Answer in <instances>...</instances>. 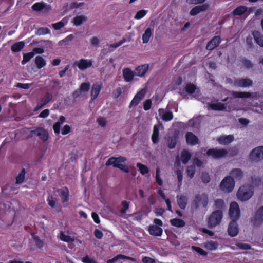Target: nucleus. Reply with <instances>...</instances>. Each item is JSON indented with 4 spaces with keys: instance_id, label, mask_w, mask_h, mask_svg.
Returning <instances> with one entry per match:
<instances>
[{
    "instance_id": "obj_1",
    "label": "nucleus",
    "mask_w": 263,
    "mask_h": 263,
    "mask_svg": "<svg viewBox=\"0 0 263 263\" xmlns=\"http://www.w3.org/2000/svg\"><path fill=\"white\" fill-rule=\"evenodd\" d=\"M254 186L251 183H246L240 186L237 193V199L244 202L249 200L254 195Z\"/></svg>"
},
{
    "instance_id": "obj_2",
    "label": "nucleus",
    "mask_w": 263,
    "mask_h": 263,
    "mask_svg": "<svg viewBox=\"0 0 263 263\" xmlns=\"http://www.w3.org/2000/svg\"><path fill=\"white\" fill-rule=\"evenodd\" d=\"M126 158L124 157L120 156L118 157H111L106 162V165L107 166L113 165L115 167H117L121 170L123 171L125 173L129 172V168L127 165L122 164V163L126 162Z\"/></svg>"
},
{
    "instance_id": "obj_3",
    "label": "nucleus",
    "mask_w": 263,
    "mask_h": 263,
    "mask_svg": "<svg viewBox=\"0 0 263 263\" xmlns=\"http://www.w3.org/2000/svg\"><path fill=\"white\" fill-rule=\"evenodd\" d=\"M223 217L222 212L220 210L213 212L208 218V224L209 227L214 228L220 224Z\"/></svg>"
},
{
    "instance_id": "obj_4",
    "label": "nucleus",
    "mask_w": 263,
    "mask_h": 263,
    "mask_svg": "<svg viewBox=\"0 0 263 263\" xmlns=\"http://www.w3.org/2000/svg\"><path fill=\"white\" fill-rule=\"evenodd\" d=\"M252 162L258 163L263 160V146H259L253 148L249 156Z\"/></svg>"
},
{
    "instance_id": "obj_5",
    "label": "nucleus",
    "mask_w": 263,
    "mask_h": 263,
    "mask_svg": "<svg viewBox=\"0 0 263 263\" xmlns=\"http://www.w3.org/2000/svg\"><path fill=\"white\" fill-rule=\"evenodd\" d=\"M235 181L234 179L230 176H226L221 182L220 189L226 193L231 192L235 187Z\"/></svg>"
},
{
    "instance_id": "obj_6",
    "label": "nucleus",
    "mask_w": 263,
    "mask_h": 263,
    "mask_svg": "<svg viewBox=\"0 0 263 263\" xmlns=\"http://www.w3.org/2000/svg\"><path fill=\"white\" fill-rule=\"evenodd\" d=\"M208 203V197L205 194L197 196L192 203V207L194 209L205 208Z\"/></svg>"
},
{
    "instance_id": "obj_7",
    "label": "nucleus",
    "mask_w": 263,
    "mask_h": 263,
    "mask_svg": "<svg viewBox=\"0 0 263 263\" xmlns=\"http://www.w3.org/2000/svg\"><path fill=\"white\" fill-rule=\"evenodd\" d=\"M34 134L39 137V139L43 142H46L49 138V133L47 130L43 127H37L34 130L30 131V136Z\"/></svg>"
},
{
    "instance_id": "obj_8",
    "label": "nucleus",
    "mask_w": 263,
    "mask_h": 263,
    "mask_svg": "<svg viewBox=\"0 0 263 263\" xmlns=\"http://www.w3.org/2000/svg\"><path fill=\"white\" fill-rule=\"evenodd\" d=\"M229 214L232 220H237L239 218L240 211L239 205L236 202L234 201L231 203Z\"/></svg>"
},
{
    "instance_id": "obj_9",
    "label": "nucleus",
    "mask_w": 263,
    "mask_h": 263,
    "mask_svg": "<svg viewBox=\"0 0 263 263\" xmlns=\"http://www.w3.org/2000/svg\"><path fill=\"white\" fill-rule=\"evenodd\" d=\"M146 92V88H143L138 91L130 102L129 105V108L137 106L143 99Z\"/></svg>"
},
{
    "instance_id": "obj_10",
    "label": "nucleus",
    "mask_w": 263,
    "mask_h": 263,
    "mask_svg": "<svg viewBox=\"0 0 263 263\" xmlns=\"http://www.w3.org/2000/svg\"><path fill=\"white\" fill-rule=\"evenodd\" d=\"M207 155L214 158H221L227 156L228 152L224 149H210L207 152Z\"/></svg>"
},
{
    "instance_id": "obj_11",
    "label": "nucleus",
    "mask_w": 263,
    "mask_h": 263,
    "mask_svg": "<svg viewBox=\"0 0 263 263\" xmlns=\"http://www.w3.org/2000/svg\"><path fill=\"white\" fill-rule=\"evenodd\" d=\"M93 61L92 59H81L76 63L81 70H85L92 67Z\"/></svg>"
},
{
    "instance_id": "obj_12",
    "label": "nucleus",
    "mask_w": 263,
    "mask_h": 263,
    "mask_svg": "<svg viewBox=\"0 0 263 263\" xmlns=\"http://www.w3.org/2000/svg\"><path fill=\"white\" fill-rule=\"evenodd\" d=\"M232 95L234 98H252L257 100L259 98V94L258 92H232Z\"/></svg>"
},
{
    "instance_id": "obj_13",
    "label": "nucleus",
    "mask_w": 263,
    "mask_h": 263,
    "mask_svg": "<svg viewBox=\"0 0 263 263\" xmlns=\"http://www.w3.org/2000/svg\"><path fill=\"white\" fill-rule=\"evenodd\" d=\"M191 157L190 153L188 151L184 149L181 152L180 155L177 156L176 163L177 164H179L181 161L183 164H186L190 160Z\"/></svg>"
},
{
    "instance_id": "obj_14",
    "label": "nucleus",
    "mask_w": 263,
    "mask_h": 263,
    "mask_svg": "<svg viewBox=\"0 0 263 263\" xmlns=\"http://www.w3.org/2000/svg\"><path fill=\"white\" fill-rule=\"evenodd\" d=\"M239 229L236 220H232L228 228V233L231 237H235L238 234Z\"/></svg>"
},
{
    "instance_id": "obj_15",
    "label": "nucleus",
    "mask_w": 263,
    "mask_h": 263,
    "mask_svg": "<svg viewBox=\"0 0 263 263\" xmlns=\"http://www.w3.org/2000/svg\"><path fill=\"white\" fill-rule=\"evenodd\" d=\"M57 192L64 203V206H66L69 200V193L68 189L67 188L60 189L57 190Z\"/></svg>"
},
{
    "instance_id": "obj_16",
    "label": "nucleus",
    "mask_w": 263,
    "mask_h": 263,
    "mask_svg": "<svg viewBox=\"0 0 263 263\" xmlns=\"http://www.w3.org/2000/svg\"><path fill=\"white\" fill-rule=\"evenodd\" d=\"M252 81L249 79H240L236 80L234 83L236 87H248L252 85Z\"/></svg>"
},
{
    "instance_id": "obj_17",
    "label": "nucleus",
    "mask_w": 263,
    "mask_h": 263,
    "mask_svg": "<svg viewBox=\"0 0 263 263\" xmlns=\"http://www.w3.org/2000/svg\"><path fill=\"white\" fill-rule=\"evenodd\" d=\"M263 222V206L260 207L256 211L254 217V223L258 226Z\"/></svg>"
},
{
    "instance_id": "obj_18",
    "label": "nucleus",
    "mask_w": 263,
    "mask_h": 263,
    "mask_svg": "<svg viewBox=\"0 0 263 263\" xmlns=\"http://www.w3.org/2000/svg\"><path fill=\"white\" fill-rule=\"evenodd\" d=\"M135 76V71L128 68H124L123 70V77L126 82H131Z\"/></svg>"
},
{
    "instance_id": "obj_19",
    "label": "nucleus",
    "mask_w": 263,
    "mask_h": 263,
    "mask_svg": "<svg viewBox=\"0 0 263 263\" xmlns=\"http://www.w3.org/2000/svg\"><path fill=\"white\" fill-rule=\"evenodd\" d=\"M234 136L232 135H222L217 138V141L220 144L227 145L234 140Z\"/></svg>"
},
{
    "instance_id": "obj_20",
    "label": "nucleus",
    "mask_w": 263,
    "mask_h": 263,
    "mask_svg": "<svg viewBox=\"0 0 263 263\" xmlns=\"http://www.w3.org/2000/svg\"><path fill=\"white\" fill-rule=\"evenodd\" d=\"M149 234L154 236H161L163 233L162 229L156 225H151L148 228Z\"/></svg>"
},
{
    "instance_id": "obj_21",
    "label": "nucleus",
    "mask_w": 263,
    "mask_h": 263,
    "mask_svg": "<svg viewBox=\"0 0 263 263\" xmlns=\"http://www.w3.org/2000/svg\"><path fill=\"white\" fill-rule=\"evenodd\" d=\"M90 83H83L81 84L80 89L76 90L73 92V96L74 97L79 96L82 93L87 92L90 88Z\"/></svg>"
},
{
    "instance_id": "obj_22",
    "label": "nucleus",
    "mask_w": 263,
    "mask_h": 263,
    "mask_svg": "<svg viewBox=\"0 0 263 263\" xmlns=\"http://www.w3.org/2000/svg\"><path fill=\"white\" fill-rule=\"evenodd\" d=\"M147 64H143L138 66L134 70L136 76L143 77L148 69Z\"/></svg>"
},
{
    "instance_id": "obj_23",
    "label": "nucleus",
    "mask_w": 263,
    "mask_h": 263,
    "mask_svg": "<svg viewBox=\"0 0 263 263\" xmlns=\"http://www.w3.org/2000/svg\"><path fill=\"white\" fill-rule=\"evenodd\" d=\"M158 112L164 121H168L173 119V115L171 111L164 109H160Z\"/></svg>"
},
{
    "instance_id": "obj_24",
    "label": "nucleus",
    "mask_w": 263,
    "mask_h": 263,
    "mask_svg": "<svg viewBox=\"0 0 263 263\" xmlns=\"http://www.w3.org/2000/svg\"><path fill=\"white\" fill-rule=\"evenodd\" d=\"M219 243L217 241L209 240L203 243V247L209 251H213L218 249Z\"/></svg>"
},
{
    "instance_id": "obj_25",
    "label": "nucleus",
    "mask_w": 263,
    "mask_h": 263,
    "mask_svg": "<svg viewBox=\"0 0 263 263\" xmlns=\"http://www.w3.org/2000/svg\"><path fill=\"white\" fill-rule=\"evenodd\" d=\"M197 89L195 86L192 84H187L184 89L181 92L184 97L187 95H192L197 92Z\"/></svg>"
},
{
    "instance_id": "obj_26",
    "label": "nucleus",
    "mask_w": 263,
    "mask_h": 263,
    "mask_svg": "<svg viewBox=\"0 0 263 263\" xmlns=\"http://www.w3.org/2000/svg\"><path fill=\"white\" fill-rule=\"evenodd\" d=\"M32 9L35 11H40L44 9L45 11H48L51 10V6L45 3H36L32 6Z\"/></svg>"
},
{
    "instance_id": "obj_27",
    "label": "nucleus",
    "mask_w": 263,
    "mask_h": 263,
    "mask_svg": "<svg viewBox=\"0 0 263 263\" xmlns=\"http://www.w3.org/2000/svg\"><path fill=\"white\" fill-rule=\"evenodd\" d=\"M87 17L84 14L76 15L73 19L72 22L76 26H79L87 22Z\"/></svg>"
},
{
    "instance_id": "obj_28",
    "label": "nucleus",
    "mask_w": 263,
    "mask_h": 263,
    "mask_svg": "<svg viewBox=\"0 0 263 263\" xmlns=\"http://www.w3.org/2000/svg\"><path fill=\"white\" fill-rule=\"evenodd\" d=\"M186 142L189 144L195 145L198 143V139L197 136L191 132H188L186 134Z\"/></svg>"
},
{
    "instance_id": "obj_29",
    "label": "nucleus",
    "mask_w": 263,
    "mask_h": 263,
    "mask_svg": "<svg viewBox=\"0 0 263 263\" xmlns=\"http://www.w3.org/2000/svg\"><path fill=\"white\" fill-rule=\"evenodd\" d=\"M220 43V39L219 36H215L206 45V49L211 50L217 47Z\"/></svg>"
},
{
    "instance_id": "obj_30",
    "label": "nucleus",
    "mask_w": 263,
    "mask_h": 263,
    "mask_svg": "<svg viewBox=\"0 0 263 263\" xmlns=\"http://www.w3.org/2000/svg\"><path fill=\"white\" fill-rule=\"evenodd\" d=\"M209 7V6L208 5H202L201 6H197L195 7H194L191 11H190V14L191 15H196L199 12L202 11L206 10Z\"/></svg>"
},
{
    "instance_id": "obj_31",
    "label": "nucleus",
    "mask_w": 263,
    "mask_h": 263,
    "mask_svg": "<svg viewBox=\"0 0 263 263\" xmlns=\"http://www.w3.org/2000/svg\"><path fill=\"white\" fill-rule=\"evenodd\" d=\"M65 121V118L64 116H61L59 119V121L56 122L53 126V130L56 134H60L61 127L62 124Z\"/></svg>"
},
{
    "instance_id": "obj_32",
    "label": "nucleus",
    "mask_w": 263,
    "mask_h": 263,
    "mask_svg": "<svg viewBox=\"0 0 263 263\" xmlns=\"http://www.w3.org/2000/svg\"><path fill=\"white\" fill-rule=\"evenodd\" d=\"M230 248L234 250L237 249L250 250L251 249V247L250 245L241 242L237 243L235 245H232L230 246Z\"/></svg>"
},
{
    "instance_id": "obj_33",
    "label": "nucleus",
    "mask_w": 263,
    "mask_h": 263,
    "mask_svg": "<svg viewBox=\"0 0 263 263\" xmlns=\"http://www.w3.org/2000/svg\"><path fill=\"white\" fill-rule=\"evenodd\" d=\"M101 90V86L99 84H93L91 91V100L95 99L99 95Z\"/></svg>"
},
{
    "instance_id": "obj_34",
    "label": "nucleus",
    "mask_w": 263,
    "mask_h": 263,
    "mask_svg": "<svg viewBox=\"0 0 263 263\" xmlns=\"http://www.w3.org/2000/svg\"><path fill=\"white\" fill-rule=\"evenodd\" d=\"M152 34L153 30L151 28H147L142 35L143 43L144 44L148 43Z\"/></svg>"
},
{
    "instance_id": "obj_35",
    "label": "nucleus",
    "mask_w": 263,
    "mask_h": 263,
    "mask_svg": "<svg viewBox=\"0 0 263 263\" xmlns=\"http://www.w3.org/2000/svg\"><path fill=\"white\" fill-rule=\"evenodd\" d=\"M253 35L257 44L263 47V35L258 31H254Z\"/></svg>"
},
{
    "instance_id": "obj_36",
    "label": "nucleus",
    "mask_w": 263,
    "mask_h": 263,
    "mask_svg": "<svg viewBox=\"0 0 263 263\" xmlns=\"http://www.w3.org/2000/svg\"><path fill=\"white\" fill-rule=\"evenodd\" d=\"M159 126L155 125L153 128V134L152 136V140L154 143H157L159 141Z\"/></svg>"
},
{
    "instance_id": "obj_37",
    "label": "nucleus",
    "mask_w": 263,
    "mask_h": 263,
    "mask_svg": "<svg viewBox=\"0 0 263 263\" xmlns=\"http://www.w3.org/2000/svg\"><path fill=\"white\" fill-rule=\"evenodd\" d=\"M170 223L172 226L178 228L183 227L185 225V222L184 220L178 218L171 219Z\"/></svg>"
},
{
    "instance_id": "obj_38",
    "label": "nucleus",
    "mask_w": 263,
    "mask_h": 263,
    "mask_svg": "<svg viewBox=\"0 0 263 263\" xmlns=\"http://www.w3.org/2000/svg\"><path fill=\"white\" fill-rule=\"evenodd\" d=\"M177 198L179 206L182 209H184L187 204V199L186 197L184 196H181L180 197L177 196Z\"/></svg>"
},
{
    "instance_id": "obj_39",
    "label": "nucleus",
    "mask_w": 263,
    "mask_h": 263,
    "mask_svg": "<svg viewBox=\"0 0 263 263\" xmlns=\"http://www.w3.org/2000/svg\"><path fill=\"white\" fill-rule=\"evenodd\" d=\"M68 23V20L66 18H63L60 22L52 24V26L55 30H59L66 25Z\"/></svg>"
},
{
    "instance_id": "obj_40",
    "label": "nucleus",
    "mask_w": 263,
    "mask_h": 263,
    "mask_svg": "<svg viewBox=\"0 0 263 263\" xmlns=\"http://www.w3.org/2000/svg\"><path fill=\"white\" fill-rule=\"evenodd\" d=\"M35 62L39 69L42 68L46 65L45 59L39 55L35 57Z\"/></svg>"
},
{
    "instance_id": "obj_41",
    "label": "nucleus",
    "mask_w": 263,
    "mask_h": 263,
    "mask_svg": "<svg viewBox=\"0 0 263 263\" xmlns=\"http://www.w3.org/2000/svg\"><path fill=\"white\" fill-rule=\"evenodd\" d=\"M25 43L23 41L15 43L11 46V50L13 52H18L24 48Z\"/></svg>"
},
{
    "instance_id": "obj_42",
    "label": "nucleus",
    "mask_w": 263,
    "mask_h": 263,
    "mask_svg": "<svg viewBox=\"0 0 263 263\" xmlns=\"http://www.w3.org/2000/svg\"><path fill=\"white\" fill-rule=\"evenodd\" d=\"M231 175L235 178L238 179L242 178L243 176L242 171L239 168H235L232 170Z\"/></svg>"
},
{
    "instance_id": "obj_43",
    "label": "nucleus",
    "mask_w": 263,
    "mask_h": 263,
    "mask_svg": "<svg viewBox=\"0 0 263 263\" xmlns=\"http://www.w3.org/2000/svg\"><path fill=\"white\" fill-rule=\"evenodd\" d=\"M209 106L214 110H221L226 108L224 105L220 102L213 103L209 104Z\"/></svg>"
},
{
    "instance_id": "obj_44",
    "label": "nucleus",
    "mask_w": 263,
    "mask_h": 263,
    "mask_svg": "<svg viewBox=\"0 0 263 263\" xmlns=\"http://www.w3.org/2000/svg\"><path fill=\"white\" fill-rule=\"evenodd\" d=\"M74 36L73 34H70L64 39L59 41L58 44L60 46L67 45L69 44L70 42H71L74 39Z\"/></svg>"
},
{
    "instance_id": "obj_45",
    "label": "nucleus",
    "mask_w": 263,
    "mask_h": 263,
    "mask_svg": "<svg viewBox=\"0 0 263 263\" xmlns=\"http://www.w3.org/2000/svg\"><path fill=\"white\" fill-rule=\"evenodd\" d=\"M129 208V204L127 201H123L121 203V209L120 210V215L121 216H123L125 215L127 209Z\"/></svg>"
},
{
    "instance_id": "obj_46",
    "label": "nucleus",
    "mask_w": 263,
    "mask_h": 263,
    "mask_svg": "<svg viewBox=\"0 0 263 263\" xmlns=\"http://www.w3.org/2000/svg\"><path fill=\"white\" fill-rule=\"evenodd\" d=\"M247 10V8L246 6H241L236 8L234 10L233 13L235 15H241L245 13Z\"/></svg>"
},
{
    "instance_id": "obj_47",
    "label": "nucleus",
    "mask_w": 263,
    "mask_h": 263,
    "mask_svg": "<svg viewBox=\"0 0 263 263\" xmlns=\"http://www.w3.org/2000/svg\"><path fill=\"white\" fill-rule=\"evenodd\" d=\"M34 56V53L33 52H30L23 55V59L22 61V64L23 65L27 63L31 58Z\"/></svg>"
},
{
    "instance_id": "obj_48",
    "label": "nucleus",
    "mask_w": 263,
    "mask_h": 263,
    "mask_svg": "<svg viewBox=\"0 0 263 263\" xmlns=\"http://www.w3.org/2000/svg\"><path fill=\"white\" fill-rule=\"evenodd\" d=\"M25 171L24 169H23L16 177V183L17 184L22 183L25 179Z\"/></svg>"
},
{
    "instance_id": "obj_49",
    "label": "nucleus",
    "mask_w": 263,
    "mask_h": 263,
    "mask_svg": "<svg viewBox=\"0 0 263 263\" xmlns=\"http://www.w3.org/2000/svg\"><path fill=\"white\" fill-rule=\"evenodd\" d=\"M244 109H251L252 111L255 112H260L261 110H262V106L261 105L254 106V105H249L248 107L243 108Z\"/></svg>"
},
{
    "instance_id": "obj_50",
    "label": "nucleus",
    "mask_w": 263,
    "mask_h": 263,
    "mask_svg": "<svg viewBox=\"0 0 263 263\" xmlns=\"http://www.w3.org/2000/svg\"><path fill=\"white\" fill-rule=\"evenodd\" d=\"M52 96L50 93H47L45 96V98L44 100V102L42 104H38L36 107L35 110H38L42 107L44 105L48 103L52 99Z\"/></svg>"
},
{
    "instance_id": "obj_51",
    "label": "nucleus",
    "mask_w": 263,
    "mask_h": 263,
    "mask_svg": "<svg viewBox=\"0 0 263 263\" xmlns=\"http://www.w3.org/2000/svg\"><path fill=\"white\" fill-rule=\"evenodd\" d=\"M48 205L52 207L55 208L57 205L58 199L57 198L53 197L52 196H49L47 199Z\"/></svg>"
},
{
    "instance_id": "obj_52",
    "label": "nucleus",
    "mask_w": 263,
    "mask_h": 263,
    "mask_svg": "<svg viewBox=\"0 0 263 263\" xmlns=\"http://www.w3.org/2000/svg\"><path fill=\"white\" fill-rule=\"evenodd\" d=\"M60 238L61 240L65 241L66 242H70L73 241V239L71 238L69 235L65 233L61 232L60 235Z\"/></svg>"
},
{
    "instance_id": "obj_53",
    "label": "nucleus",
    "mask_w": 263,
    "mask_h": 263,
    "mask_svg": "<svg viewBox=\"0 0 263 263\" xmlns=\"http://www.w3.org/2000/svg\"><path fill=\"white\" fill-rule=\"evenodd\" d=\"M137 166L139 168V170L142 175H145L147 174L149 172V170L148 167L140 163H138L137 164Z\"/></svg>"
},
{
    "instance_id": "obj_54",
    "label": "nucleus",
    "mask_w": 263,
    "mask_h": 263,
    "mask_svg": "<svg viewBox=\"0 0 263 263\" xmlns=\"http://www.w3.org/2000/svg\"><path fill=\"white\" fill-rule=\"evenodd\" d=\"M85 7V4L82 2H73L70 5L71 9H82Z\"/></svg>"
},
{
    "instance_id": "obj_55",
    "label": "nucleus",
    "mask_w": 263,
    "mask_h": 263,
    "mask_svg": "<svg viewBox=\"0 0 263 263\" xmlns=\"http://www.w3.org/2000/svg\"><path fill=\"white\" fill-rule=\"evenodd\" d=\"M156 181L159 185H162L163 180L160 177V169L159 167L156 170Z\"/></svg>"
},
{
    "instance_id": "obj_56",
    "label": "nucleus",
    "mask_w": 263,
    "mask_h": 263,
    "mask_svg": "<svg viewBox=\"0 0 263 263\" xmlns=\"http://www.w3.org/2000/svg\"><path fill=\"white\" fill-rule=\"evenodd\" d=\"M147 13V11L145 10H141L137 12L134 18L136 20H140L143 18Z\"/></svg>"
},
{
    "instance_id": "obj_57",
    "label": "nucleus",
    "mask_w": 263,
    "mask_h": 263,
    "mask_svg": "<svg viewBox=\"0 0 263 263\" xmlns=\"http://www.w3.org/2000/svg\"><path fill=\"white\" fill-rule=\"evenodd\" d=\"M50 33V30L46 27H42L39 28L37 31L36 34L39 35H43L48 34Z\"/></svg>"
},
{
    "instance_id": "obj_58",
    "label": "nucleus",
    "mask_w": 263,
    "mask_h": 263,
    "mask_svg": "<svg viewBox=\"0 0 263 263\" xmlns=\"http://www.w3.org/2000/svg\"><path fill=\"white\" fill-rule=\"evenodd\" d=\"M176 144V139L175 136L169 138L168 140V146L169 148H174Z\"/></svg>"
},
{
    "instance_id": "obj_59",
    "label": "nucleus",
    "mask_w": 263,
    "mask_h": 263,
    "mask_svg": "<svg viewBox=\"0 0 263 263\" xmlns=\"http://www.w3.org/2000/svg\"><path fill=\"white\" fill-rule=\"evenodd\" d=\"M186 172L187 175L191 178H193L194 177L195 172V168L194 166H189L186 169Z\"/></svg>"
},
{
    "instance_id": "obj_60",
    "label": "nucleus",
    "mask_w": 263,
    "mask_h": 263,
    "mask_svg": "<svg viewBox=\"0 0 263 263\" xmlns=\"http://www.w3.org/2000/svg\"><path fill=\"white\" fill-rule=\"evenodd\" d=\"M192 249L194 251L197 252L198 253L202 256H206L208 255V253L206 252V251H205L201 248L193 246L192 247Z\"/></svg>"
},
{
    "instance_id": "obj_61",
    "label": "nucleus",
    "mask_w": 263,
    "mask_h": 263,
    "mask_svg": "<svg viewBox=\"0 0 263 263\" xmlns=\"http://www.w3.org/2000/svg\"><path fill=\"white\" fill-rule=\"evenodd\" d=\"M152 104V102L151 99L146 100L143 103V109L145 110H148L151 109Z\"/></svg>"
},
{
    "instance_id": "obj_62",
    "label": "nucleus",
    "mask_w": 263,
    "mask_h": 263,
    "mask_svg": "<svg viewBox=\"0 0 263 263\" xmlns=\"http://www.w3.org/2000/svg\"><path fill=\"white\" fill-rule=\"evenodd\" d=\"M176 174H177V179H178V187H180L182 184V179H183L182 173L181 170H180L179 169H178L176 171Z\"/></svg>"
},
{
    "instance_id": "obj_63",
    "label": "nucleus",
    "mask_w": 263,
    "mask_h": 263,
    "mask_svg": "<svg viewBox=\"0 0 263 263\" xmlns=\"http://www.w3.org/2000/svg\"><path fill=\"white\" fill-rule=\"evenodd\" d=\"M91 45L93 46H97L100 43L99 39L97 36H93L90 39Z\"/></svg>"
},
{
    "instance_id": "obj_64",
    "label": "nucleus",
    "mask_w": 263,
    "mask_h": 263,
    "mask_svg": "<svg viewBox=\"0 0 263 263\" xmlns=\"http://www.w3.org/2000/svg\"><path fill=\"white\" fill-rule=\"evenodd\" d=\"M97 121L98 124L102 127L105 126L107 123L106 119L103 117H99Z\"/></svg>"
}]
</instances>
